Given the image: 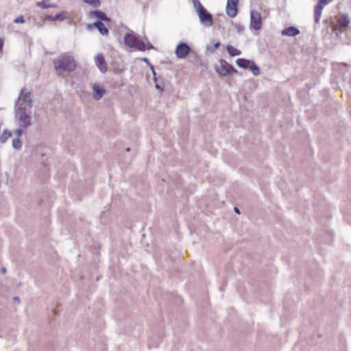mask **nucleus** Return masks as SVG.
I'll return each instance as SVG.
<instances>
[{"instance_id": "obj_1", "label": "nucleus", "mask_w": 351, "mask_h": 351, "mask_svg": "<svg viewBox=\"0 0 351 351\" xmlns=\"http://www.w3.org/2000/svg\"><path fill=\"white\" fill-rule=\"evenodd\" d=\"M55 71L58 75L68 76L77 66L76 61L69 53H64L53 60Z\"/></svg>"}, {"instance_id": "obj_2", "label": "nucleus", "mask_w": 351, "mask_h": 351, "mask_svg": "<svg viewBox=\"0 0 351 351\" xmlns=\"http://www.w3.org/2000/svg\"><path fill=\"white\" fill-rule=\"evenodd\" d=\"M14 119L19 127L29 128L32 125V111L29 108L14 107Z\"/></svg>"}, {"instance_id": "obj_3", "label": "nucleus", "mask_w": 351, "mask_h": 351, "mask_svg": "<svg viewBox=\"0 0 351 351\" xmlns=\"http://www.w3.org/2000/svg\"><path fill=\"white\" fill-rule=\"evenodd\" d=\"M193 2L201 24L206 27H211L213 25V15L206 10L199 0H193Z\"/></svg>"}, {"instance_id": "obj_4", "label": "nucleus", "mask_w": 351, "mask_h": 351, "mask_svg": "<svg viewBox=\"0 0 351 351\" xmlns=\"http://www.w3.org/2000/svg\"><path fill=\"white\" fill-rule=\"evenodd\" d=\"M124 43L129 47L134 48L138 51H144L154 49V46L151 43L146 44L143 40H139L133 32H129L125 35Z\"/></svg>"}, {"instance_id": "obj_5", "label": "nucleus", "mask_w": 351, "mask_h": 351, "mask_svg": "<svg viewBox=\"0 0 351 351\" xmlns=\"http://www.w3.org/2000/svg\"><path fill=\"white\" fill-rule=\"evenodd\" d=\"M21 105L22 107L26 108H32L33 101L32 99V93L28 91L25 88L21 89L19 97L15 104V107H19Z\"/></svg>"}, {"instance_id": "obj_6", "label": "nucleus", "mask_w": 351, "mask_h": 351, "mask_svg": "<svg viewBox=\"0 0 351 351\" xmlns=\"http://www.w3.org/2000/svg\"><path fill=\"white\" fill-rule=\"evenodd\" d=\"M262 27V18L261 14L256 11L252 10L250 12V24L251 29L259 30Z\"/></svg>"}, {"instance_id": "obj_7", "label": "nucleus", "mask_w": 351, "mask_h": 351, "mask_svg": "<svg viewBox=\"0 0 351 351\" xmlns=\"http://www.w3.org/2000/svg\"><path fill=\"white\" fill-rule=\"evenodd\" d=\"M175 53L178 58L183 59L191 54V48L186 43L181 42L177 45Z\"/></svg>"}, {"instance_id": "obj_8", "label": "nucleus", "mask_w": 351, "mask_h": 351, "mask_svg": "<svg viewBox=\"0 0 351 351\" xmlns=\"http://www.w3.org/2000/svg\"><path fill=\"white\" fill-rule=\"evenodd\" d=\"M332 0H319L317 3L315 5L314 8V14H315V22L318 23L319 22L322 10L324 8L330 3Z\"/></svg>"}, {"instance_id": "obj_9", "label": "nucleus", "mask_w": 351, "mask_h": 351, "mask_svg": "<svg viewBox=\"0 0 351 351\" xmlns=\"http://www.w3.org/2000/svg\"><path fill=\"white\" fill-rule=\"evenodd\" d=\"M230 69H233V66L223 60H221L219 66H215L216 72L222 76L230 73Z\"/></svg>"}, {"instance_id": "obj_10", "label": "nucleus", "mask_w": 351, "mask_h": 351, "mask_svg": "<svg viewBox=\"0 0 351 351\" xmlns=\"http://www.w3.org/2000/svg\"><path fill=\"white\" fill-rule=\"evenodd\" d=\"M239 0H228L226 5V13L231 17L234 18L237 14V4Z\"/></svg>"}, {"instance_id": "obj_11", "label": "nucleus", "mask_w": 351, "mask_h": 351, "mask_svg": "<svg viewBox=\"0 0 351 351\" xmlns=\"http://www.w3.org/2000/svg\"><path fill=\"white\" fill-rule=\"evenodd\" d=\"M95 62L99 71L104 73L108 70V65L102 53H98L95 58Z\"/></svg>"}, {"instance_id": "obj_12", "label": "nucleus", "mask_w": 351, "mask_h": 351, "mask_svg": "<svg viewBox=\"0 0 351 351\" xmlns=\"http://www.w3.org/2000/svg\"><path fill=\"white\" fill-rule=\"evenodd\" d=\"M93 96L95 100H99L100 99H101V97L106 93V90L103 87L98 85L97 84H95L93 85Z\"/></svg>"}, {"instance_id": "obj_13", "label": "nucleus", "mask_w": 351, "mask_h": 351, "mask_svg": "<svg viewBox=\"0 0 351 351\" xmlns=\"http://www.w3.org/2000/svg\"><path fill=\"white\" fill-rule=\"evenodd\" d=\"M350 19L348 14H342L337 20V25L341 28H346L350 25Z\"/></svg>"}, {"instance_id": "obj_14", "label": "nucleus", "mask_w": 351, "mask_h": 351, "mask_svg": "<svg viewBox=\"0 0 351 351\" xmlns=\"http://www.w3.org/2000/svg\"><path fill=\"white\" fill-rule=\"evenodd\" d=\"M300 34V30L295 27H289L281 32V34L287 36H295Z\"/></svg>"}, {"instance_id": "obj_15", "label": "nucleus", "mask_w": 351, "mask_h": 351, "mask_svg": "<svg viewBox=\"0 0 351 351\" xmlns=\"http://www.w3.org/2000/svg\"><path fill=\"white\" fill-rule=\"evenodd\" d=\"M89 15H90V16H96L97 18L101 20V21H110V18H108L107 16L106 13H104V12H102L99 10L90 11L89 12Z\"/></svg>"}, {"instance_id": "obj_16", "label": "nucleus", "mask_w": 351, "mask_h": 351, "mask_svg": "<svg viewBox=\"0 0 351 351\" xmlns=\"http://www.w3.org/2000/svg\"><path fill=\"white\" fill-rule=\"evenodd\" d=\"M93 25L98 29L101 35H107L109 32L108 29L105 26L104 23L99 20L96 21Z\"/></svg>"}, {"instance_id": "obj_17", "label": "nucleus", "mask_w": 351, "mask_h": 351, "mask_svg": "<svg viewBox=\"0 0 351 351\" xmlns=\"http://www.w3.org/2000/svg\"><path fill=\"white\" fill-rule=\"evenodd\" d=\"M237 64L243 69H249L250 64H252V60H246L244 58H239L236 61Z\"/></svg>"}, {"instance_id": "obj_18", "label": "nucleus", "mask_w": 351, "mask_h": 351, "mask_svg": "<svg viewBox=\"0 0 351 351\" xmlns=\"http://www.w3.org/2000/svg\"><path fill=\"white\" fill-rule=\"evenodd\" d=\"M189 58H190V61L193 64H194L195 65H202V60L195 53H191Z\"/></svg>"}, {"instance_id": "obj_19", "label": "nucleus", "mask_w": 351, "mask_h": 351, "mask_svg": "<svg viewBox=\"0 0 351 351\" xmlns=\"http://www.w3.org/2000/svg\"><path fill=\"white\" fill-rule=\"evenodd\" d=\"M226 50L230 56H239L241 53L240 50L233 47L231 45H227Z\"/></svg>"}, {"instance_id": "obj_20", "label": "nucleus", "mask_w": 351, "mask_h": 351, "mask_svg": "<svg viewBox=\"0 0 351 351\" xmlns=\"http://www.w3.org/2000/svg\"><path fill=\"white\" fill-rule=\"evenodd\" d=\"M50 0H43L37 3V5L41 8H56V5L49 3Z\"/></svg>"}, {"instance_id": "obj_21", "label": "nucleus", "mask_w": 351, "mask_h": 351, "mask_svg": "<svg viewBox=\"0 0 351 351\" xmlns=\"http://www.w3.org/2000/svg\"><path fill=\"white\" fill-rule=\"evenodd\" d=\"M252 73L254 76H257L260 75V69L259 67L254 63L253 60H252V64H250V66L249 67Z\"/></svg>"}, {"instance_id": "obj_22", "label": "nucleus", "mask_w": 351, "mask_h": 351, "mask_svg": "<svg viewBox=\"0 0 351 351\" xmlns=\"http://www.w3.org/2000/svg\"><path fill=\"white\" fill-rule=\"evenodd\" d=\"M12 146L16 149H20L22 147V142L20 138H16L12 141Z\"/></svg>"}, {"instance_id": "obj_23", "label": "nucleus", "mask_w": 351, "mask_h": 351, "mask_svg": "<svg viewBox=\"0 0 351 351\" xmlns=\"http://www.w3.org/2000/svg\"><path fill=\"white\" fill-rule=\"evenodd\" d=\"M11 135L12 134L10 131L5 130L2 133L1 141L2 143H5L11 136Z\"/></svg>"}, {"instance_id": "obj_24", "label": "nucleus", "mask_w": 351, "mask_h": 351, "mask_svg": "<svg viewBox=\"0 0 351 351\" xmlns=\"http://www.w3.org/2000/svg\"><path fill=\"white\" fill-rule=\"evenodd\" d=\"M85 3L91 5L93 7H99L100 5L99 0H83Z\"/></svg>"}, {"instance_id": "obj_25", "label": "nucleus", "mask_w": 351, "mask_h": 351, "mask_svg": "<svg viewBox=\"0 0 351 351\" xmlns=\"http://www.w3.org/2000/svg\"><path fill=\"white\" fill-rule=\"evenodd\" d=\"M28 128H21L19 127L15 131L14 134L16 135V138H20V136L24 133L25 130H27Z\"/></svg>"}, {"instance_id": "obj_26", "label": "nucleus", "mask_w": 351, "mask_h": 351, "mask_svg": "<svg viewBox=\"0 0 351 351\" xmlns=\"http://www.w3.org/2000/svg\"><path fill=\"white\" fill-rule=\"evenodd\" d=\"M235 27L238 34H242L244 31V27L239 23L236 24Z\"/></svg>"}, {"instance_id": "obj_27", "label": "nucleus", "mask_w": 351, "mask_h": 351, "mask_svg": "<svg viewBox=\"0 0 351 351\" xmlns=\"http://www.w3.org/2000/svg\"><path fill=\"white\" fill-rule=\"evenodd\" d=\"M24 22H25V20L22 15L19 16V17L16 18L14 20V23H23Z\"/></svg>"}, {"instance_id": "obj_28", "label": "nucleus", "mask_w": 351, "mask_h": 351, "mask_svg": "<svg viewBox=\"0 0 351 351\" xmlns=\"http://www.w3.org/2000/svg\"><path fill=\"white\" fill-rule=\"evenodd\" d=\"M45 19L47 21H54V16L52 15H47Z\"/></svg>"}, {"instance_id": "obj_29", "label": "nucleus", "mask_w": 351, "mask_h": 351, "mask_svg": "<svg viewBox=\"0 0 351 351\" xmlns=\"http://www.w3.org/2000/svg\"><path fill=\"white\" fill-rule=\"evenodd\" d=\"M61 14L58 13L54 16V21L61 20Z\"/></svg>"}, {"instance_id": "obj_30", "label": "nucleus", "mask_w": 351, "mask_h": 351, "mask_svg": "<svg viewBox=\"0 0 351 351\" xmlns=\"http://www.w3.org/2000/svg\"><path fill=\"white\" fill-rule=\"evenodd\" d=\"M13 300H14V302L20 303V299H19V298L18 296L14 297Z\"/></svg>"}, {"instance_id": "obj_31", "label": "nucleus", "mask_w": 351, "mask_h": 351, "mask_svg": "<svg viewBox=\"0 0 351 351\" xmlns=\"http://www.w3.org/2000/svg\"><path fill=\"white\" fill-rule=\"evenodd\" d=\"M230 73L237 74L238 73V71L233 67V69H230Z\"/></svg>"}, {"instance_id": "obj_32", "label": "nucleus", "mask_w": 351, "mask_h": 351, "mask_svg": "<svg viewBox=\"0 0 351 351\" xmlns=\"http://www.w3.org/2000/svg\"><path fill=\"white\" fill-rule=\"evenodd\" d=\"M156 88L162 90V88L158 84H156Z\"/></svg>"}, {"instance_id": "obj_33", "label": "nucleus", "mask_w": 351, "mask_h": 351, "mask_svg": "<svg viewBox=\"0 0 351 351\" xmlns=\"http://www.w3.org/2000/svg\"><path fill=\"white\" fill-rule=\"evenodd\" d=\"M234 212H235L236 213H237V214H240V211H239V208H238L234 207Z\"/></svg>"}, {"instance_id": "obj_34", "label": "nucleus", "mask_w": 351, "mask_h": 351, "mask_svg": "<svg viewBox=\"0 0 351 351\" xmlns=\"http://www.w3.org/2000/svg\"><path fill=\"white\" fill-rule=\"evenodd\" d=\"M219 45H220V43H219V42H218V43H216L215 44V45H214V47H215V49H217V48L219 47Z\"/></svg>"}, {"instance_id": "obj_35", "label": "nucleus", "mask_w": 351, "mask_h": 351, "mask_svg": "<svg viewBox=\"0 0 351 351\" xmlns=\"http://www.w3.org/2000/svg\"><path fill=\"white\" fill-rule=\"evenodd\" d=\"M1 271L2 274L6 273V269L5 267L1 268Z\"/></svg>"}, {"instance_id": "obj_36", "label": "nucleus", "mask_w": 351, "mask_h": 351, "mask_svg": "<svg viewBox=\"0 0 351 351\" xmlns=\"http://www.w3.org/2000/svg\"><path fill=\"white\" fill-rule=\"evenodd\" d=\"M143 61H145V62H146L147 63H149V60H148V59H147V58H144L143 59Z\"/></svg>"}, {"instance_id": "obj_37", "label": "nucleus", "mask_w": 351, "mask_h": 351, "mask_svg": "<svg viewBox=\"0 0 351 351\" xmlns=\"http://www.w3.org/2000/svg\"><path fill=\"white\" fill-rule=\"evenodd\" d=\"M3 47V42L0 40V49H1Z\"/></svg>"}, {"instance_id": "obj_38", "label": "nucleus", "mask_w": 351, "mask_h": 351, "mask_svg": "<svg viewBox=\"0 0 351 351\" xmlns=\"http://www.w3.org/2000/svg\"><path fill=\"white\" fill-rule=\"evenodd\" d=\"M151 69H152V71H153L154 75H155L156 73H155V71H154V67H153V66H151Z\"/></svg>"}, {"instance_id": "obj_39", "label": "nucleus", "mask_w": 351, "mask_h": 351, "mask_svg": "<svg viewBox=\"0 0 351 351\" xmlns=\"http://www.w3.org/2000/svg\"><path fill=\"white\" fill-rule=\"evenodd\" d=\"M130 147L126 149V152H130Z\"/></svg>"}]
</instances>
